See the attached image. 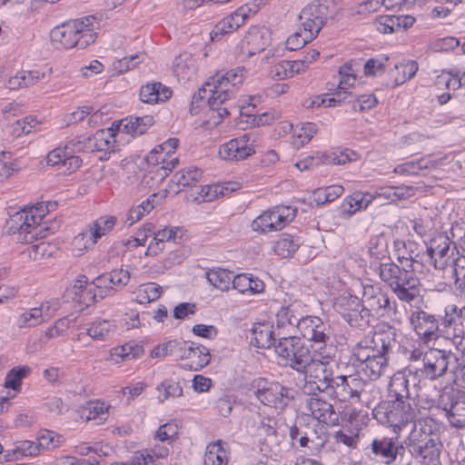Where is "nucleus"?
I'll use <instances>...</instances> for the list:
<instances>
[{
  "label": "nucleus",
  "instance_id": "f257e3e1",
  "mask_svg": "<svg viewBox=\"0 0 465 465\" xmlns=\"http://www.w3.org/2000/svg\"><path fill=\"white\" fill-rule=\"evenodd\" d=\"M396 345L395 330L376 331L359 341L352 350V365L370 380H377L388 368V355Z\"/></svg>",
  "mask_w": 465,
  "mask_h": 465
},
{
  "label": "nucleus",
  "instance_id": "f03ea898",
  "mask_svg": "<svg viewBox=\"0 0 465 465\" xmlns=\"http://www.w3.org/2000/svg\"><path fill=\"white\" fill-rule=\"evenodd\" d=\"M245 72V67L238 66L223 74H217L211 77L193 95V104L207 99L211 110L216 113L218 118L222 120L230 114L228 108L222 105L234 96L243 83Z\"/></svg>",
  "mask_w": 465,
  "mask_h": 465
},
{
  "label": "nucleus",
  "instance_id": "7ed1b4c3",
  "mask_svg": "<svg viewBox=\"0 0 465 465\" xmlns=\"http://www.w3.org/2000/svg\"><path fill=\"white\" fill-rule=\"evenodd\" d=\"M43 218L38 208L19 211L7 220L6 232L20 243H32L35 240L44 239L58 230L59 223L54 222L48 225L46 222H42Z\"/></svg>",
  "mask_w": 465,
  "mask_h": 465
},
{
  "label": "nucleus",
  "instance_id": "20e7f679",
  "mask_svg": "<svg viewBox=\"0 0 465 465\" xmlns=\"http://www.w3.org/2000/svg\"><path fill=\"white\" fill-rule=\"evenodd\" d=\"M415 270L392 262L379 264L381 281L391 288L399 300L405 302H411L420 295V282Z\"/></svg>",
  "mask_w": 465,
  "mask_h": 465
},
{
  "label": "nucleus",
  "instance_id": "39448f33",
  "mask_svg": "<svg viewBox=\"0 0 465 465\" xmlns=\"http://www.w3.org/2000/svg\"><path fill=\"white\" fill-rule=\"evenodd\" d=\"M93 15L68 21L51 31V40L58 47L84 49L96 39Z\"/></svg>",
  "mask_w": 465,
  "mask_h": 465
},
{
  "label": "nucleus",
  "instance_id": "423d86ee",
  "mask_svg": "<svg viewBox=\"0 0 465 465\" xmlns=\"http://www.w3.org/2000/svg\"><path fill=\"white\" fill-rule=\"evenodd\" d=\"M425 425L419 422L413 425V429L409 437V450L411 455L420 459L421 465H440V454L441 444L439 437L432 433L431 429L427 430V420Z\"/></svg>",
  "mask_w": 465,
  "mask_h": 465
},
{
  "label": "nucleus",
  "instance_id": "0eeeda50",
  "mask_svg": "<svg viewBox=\"0 0 465 465\" xmlns=\"http://www.w3.org/2000/svg\"><path fill=\"white\" fill-rule=\"evenodd\" d=\"M178 143L177 138H170L148 153L145 158L147 172L153 179L163 181L177 166L179 161L174 152Z\"/></svg>",
  "mask_w": 465,
  "mask_h": 465
},
{
  "label": "nucleus",
  "instance_id": "6e6552de",
  "mask_svg": "<svg viewBox=\"0 0 465 465\" xmlns=\"http://www.w3.org/2000/svg\"><path fill=\"white\" fill-rule=\"evenodd\" d=\"M304 383L302 391L308 396H316L319 393L330 395L335 371L332 363L312 362L303 372Z\"/></svg>",
  "mask_w": 465,
  "mask_h": 465
},
{
  "label": "nucleus",
  "instance_id": "1a4fd4ad",
  "mask_svg": "<svg viewBox=\"0 0 465 465\" xmlns=\"http://www.w3.org/2000/svg\"><path fill=\"white\" fill-rule=\"evenodd\" d=\"M456 247L445 234H438L433 237L429 244H425V251L420 257L421 262L432 264L435 269L446 270L450 272V267L453 266V258Z\"/></svg>",
  "mask_w": 465,
  "mask_h": 465
},
{
  "label": "nucleus",
  "instance_id": "9d476101",
  "mask_svg": "<svg viewBox=\"0 0 465 465\" xmlns=\"http://www.w3.org/2000/svg\"><path fill=\"white\" fill-rule=\"evenodd\" d=\"M443 317L444 314L438 319L434 314L417 308L411 312L409 321L411 329L417 334L420 341L423 343H429L439 337V331L446 340L450 341L442 325Z\"/></svg>",
  "mask_w": 465,
  "mask_h": 465
},
{
  "label": "nucleus",
  "instance_id": "9b49d317",
  "mask_svg": "<svg viewBox=\"0 0 465 465\" xmlns=\"http://www.w3.org/2000/svg\"><path fill=\"white\" fill-rule=\"evenodd\" d=\"M422 361L421 372L424 378L435 380L448 371H454L458 358L450 351L430 348L424 352Z\"/></svg>",
  "mask_w": 465,
  "mask_h": 465
},
{
  "label": "nucleus",
  "instance_id": "f8f14e48",
  "mask_svg": "<svg viewBox=\"0 0 465 465\" xmlns=\"http://www.w3.org/2000/svg\"><path fill=\"white\" fill-rule=\"evenodd\" d=\"M329 397L339 401H360L365 388L369 385L362 378L355 375H336Z\"/></svg>",
  "mask_w": 465,
  "mask_h": 465
},
{
  "label": "nucleus",
  "instance_id": "ddd939ff",
  "mask_svg": "<svg viewBox=\"0 0 465 465\" xmlns=\"http://www.w3.org/2000/svg\"><path fill=\"white\" fill-rule=\"evenodd\" d=\"M294 216L295 210L290 207L269 209L252 221V228L261 233L280 231L292 222Z\"/></svg>",
  "mask_w": 465,
  "mask_h": 465
},
{
  "label": "nucleus",
  "instance_id": "4468645a",
  "mask_svg": "<svg viewBox=\"0 0 465 465\" xmlns=\"http://www.w3.org/2000/svg\"><path fill=\"white\" fill-rule=\"evenodd\" d=\"M293 391L279 382L260 381L257 384L255 395L264 405L276 410H283L292 400Z\"/></svg>",
  "mask_w": 465,
  "mask_h": 465
},
{
  "label": "nucleus",
  "instance_id": "2eb2a0df",
  "mask_svg": "<svg viewBox=\"0 0 465 465\" xmlns=\"http://www.w3.org/2000/svg\"><path fill=\"white\" fill-rule=\"evenodd\" d=\"M332 15L326 1L317 0L302 10L299 19L303 29L310 32V36L316 37L327 20L332 17Z\"/></svg>",
  "mask_w": 465,
  "mask_h": 465
},
{
  "label": "nucleus",
  "instance_id": "dca6fc26",
  "mask_svg": "<svg viewBox=\"0 0 465 465\" xmlns=\"http://www.w3.org/2000/svg\"><path fill=\"white\" fill-rule=\"evenodd\" d=\"M61 305L62 302L57 298L43 302L39 307L31 308L20 313L16 317L15 324L19 329L35 327L52 318Z\"/></svg>",
  "mask_w": 465,
  "mask_h": 465
},
{
  "label": "nucleus",
  "instance_id": "f3484780",
  "mask_svg": "<svg viewBox=\"0 0 465 465\" xmlns=\"http://www.w3.org/2000/svg\"><path fill=\"white\" fill-rule=\"evenodd\" d=\"M414 401H388L386 421L396 432L410 423H415Z\"/></svg>",
  "mask_w": 465,
  "mask_h": 465
},
{
  "label": "nucleus",
  "instance_id": "a211bd4d",
  "mask_svg": "<svg viewBox=\"0 0 465 465\" xmlns=\"http://www.w3.org/2000/svg\"><path fill=\"white\" fill-rule=\"evenodd\" d=\"M115 134L112 129L98 130L94 135L86 138H77L71 141L74 151L93 153L112 151L114 147Z\"/></svg>",
  "mask_w": 465,
  "mask_h": 465
},
{
  "label": "nucleus",
  "instance_id": "6ab92c4d",
  "mask_svg": "<svg viewBox=\"0 0 465 465\" xmlns=\"http://www.w3.org/2000/svg\"><path fill=\"white\" fill-rule=\"evenodd\" d=\"M361 301L371 316L382 317L391 311L387 293L379 286H364Z\"/></svg>",
  "mask_w": 465,
  "mask_h": 465
},
{
  "label": "nucleus",
  "instance_id": "aec40b11",
  "mask_svg": "<svg viewBox=\"0 0 465 465\" xmlns=\"http://www.w3.org/2000/svg\"><path fill=\"white\" fill-rule=\"evenodd\" d=\"M251 134H245L238 138L230 140L222 144L219 149V156L225 161H241L255 153L251 140Z\"/></svg>",
  "mask_w": 465,
  "mask_h": 465
},
{
  "label": "nucleus",
  "instance_id": "412c9836",
  "mask_svg": "<svg viewBox=\"0 0 465 465\" xmlns=\"http://www.w3.org/2000/svg\"><path fill=\"white\" fill-rule=\"evenodd\" d=\"M271 33L265 26H252L240 44L241 53L247 56L262 52L269 45Z\"/></svg>",
  "mask_w": 465,
  "mask_h": 465
},
{
  "label": "nucleus",
  "instance_id": "4be33fe9",
  "mask_svg": "<svg viewBox=\"0 0 465 465\" xmlns=\"http://www.w3.org/2000/svg\"><path fill=\"white\" fill-rule=\"evenodd\" d=\"M75 152L70 141L64 148H55L47 154V164L59 166V171L63 173L75 172L82 164V159L74 155Z\"/></svg>",
  "mask_w": 465,
  "mask_h": 465
},
{
  "label": "nucleus",
  "instance_id": "5701e85b",
  "mask_svg": "<svg viewBox=\"0 0 465 465\" xmlns=\"http://www.w3.org/2000/svg\"><path fill=\"white\" fill-rule=\"evenodd\" d=\"M296 328V334L299 333L311 341H324L325 339H330V328L316 316H302Z\"/></svg>",
  "mask_w": 465,
  "mask_h": 465
},
{
  "label": "nucleus",
  "instance_id": "b1692460",
  "mask_svg": "<svg viewBox=\"0 0 465 465\" xmlns=\"http://www.w3.org/2000/svg\"><path fill=\"white\" fill-rule=\"evenodd\" d=\"M301 307L298 303H292L288 306H282L276 313L277 336L296 335L298 322L302 320V315L299 312Z\"/></svg>",
  "mask_w": 465,
  "mask_h": 465
},
{
  "label": "nucleus",
  "instance_id": "393cba45",
  "mask_svg": "<svg viewBox=\"0 0 465 465\" xmlns=\"http://www.w3.org/2000/svg\"><path fill=\"white\" fill-rule=\"evenodd\" d=\"M182 238L183 229L178 226L164 227L157 232L153 231V238L145 252V255H157L164 250L165 243H178Z\"/></svg>",
  "mask_w": 465,
  "mask_h": 465
},
{
  "label": "nucleus",
  "instance_id": "a878e982",
  "mask_svg": "<svg viewBox=\"0 0 465 465\" xmlns=\"http://www.w3.org/2000/svg\"><path fill=\"white\" fill-rule=\"evenodd\" d=\"M182 360L185 361L184 368L190 371H198L207 366L211 360V354L208 348L201 344H194L188 341L184 347V354Z\"/></svg>",
  "mask_w": 465,
  "mask_h": 465
},
{
  "label": "nucleus",
  "instance_id": "bb28decb",
  "mask_svg": "<svg viewBox=\"0 0 465 465\" xmlns=\"http://www.w3.org/2000/svg\"><path fill=\"white\" fill-rule=\"evenodd\" d=\"M465 306L459 308L456 304H448L444 308L442 325L447 336L465 334Z\"/></svg>",
  "mask_w": 465,
  "mask_h": 465
},
{
  "label": "nucleus",
  "instance_id": "cd10ccee",
  "mask_svg": "<svg viewBox=\"0 0 465 465\" xmlns=\"http://www.w3.org/2000/svg\"><path fill=\"white\" fill-rule=\"evenodd\" d=\"M398 260L401 265H406L408 268L416 269L417 265H420L422 252L425 246L419 245L414 241L396 242Z\"/></svg>",
  "mask_w": 465,
  "mask_h": 465
},
{
  "label": "nucleus",
  "instance_id": "c85d7f7f",
  "mask_svg": "<svg viewBox=\"0 0 465 465\" xmlns=\"http://www.w3.org/2000/svg\"><path fill=\"white\" fill-rule=\"evenodd\" d=\"M440 164L441 160L426 156L418 161H410L397 165L394 168V173L401 175H427Z\"/></svg>",
  "mask_w": 465,
  "mask_h": 465
},
{
  "label": "nucleus",
  "instance_id": "c756f323",
  "mask_svg": "<svg viewBox=\"0 0 465 465\" xmlns=\"http://www.w3.org/2000/svg\"><path fill=\"white\" fill-rule=\"evenodd\" d=\"M251 8L248 5L239 7L235 12L219 21L213 33L218 35L235 31L249 18Z\"/></svg>",
  "mask_w": 465,
  "mask_h": 465
},
{
  "label": "nucleus",
  "instance_id": "7c9ffc66",
  "mask_svg": "<svg viewBox=\"0 0 465 465\" xmlns=\"http://www.w3.org/2000/svg\"><path fill=\"white\" fill-rule=\"evenodd\" d=\"M306 406L312 415L320 422L329 423L337 420L332 404L322 400L318 395L310 396L306 400Z\"/></svg>",
  "mask_w": 465,
  "mask_h": 465
},
{
  "label": "nucleus",
  "instance_id": "2f4dec72",
  "mask_svg": "<svg viewBox=\"0 0 465 465\" xmlns=\"http://www.w3.org/2000/svg\"><path fill=\"white\" fill-rule=\"evenodd\" d=\"M153 124V117L151 115L130 116L123 119L116 126L118 133L127 134L132 136L143 134Z\"/></svg>",
  "mask_w": 465,
  "mask_h": 465
},
{
  "label": "nucleus",
  "instance_id": "473e14b6",
  "mask_svg": "<svg viewBox=\"0 0 465 465\" xmlns=\"http://www.w3.org/2000/svg\"><path fill=\"white\" fill-rule=\"evenodd\" d=\"M173 71L180 82L186 83L195 79L197 67L192 54L184 53L176 56L173 61Z\"/></svg>",
  "mask_w": 465,
  "mask_h": 465
},
{
  "label": "nucleus",
  "instance_id": "72a5a7b5",
  "mask_svg": "<svg viewBox=\"0 0 465 465\" xmlns=\"http://www.w3.org/2000/svg\"><path fill=\"white\" fill-rule=\"evenodd\" d=\"M273 326L268 322H256L252 325L251 342L258 348H271L276 342Z\"/></svg>",
  "mask_w": 465,
  "mask_h": 465
},
{
  "label": "nucleus",
  "instance_id": "f704fd0d",
  "mask_svg": "<svg viewBox=\"0 0 465 465\" xmlns=\"http://www.w3.org/2000/svg\"><path fill=\"white\" fill-rule=\"evenodd\" d=\"M169 449L163 444H156L153 448L136 453L131 463H113L111 465H156L157 459H164Z\"/></svg>",
  "mask_w": 465,
  "mask_h": 465
},
{
  "label": "nucleus",
  "instance_id": "c9c22d12",
  "mask_svg": "<svg viewBox=\"0 0 465 465\" xmlns=\"http://www.w3.org/2000/svg\"><path fill=\"white\" fill-rule=\"evenodd\" d=\"M172 95V90L159 82L147 84L140 89V99L146 104L164 102Z\"/></svg>",
  "mask_w": 465,
  "mask_h": 465
},
{
  "label": "nucleus",
  "instance_id": "e433bc0d",
  "mask_svg": "<svg viewBox=\"0 0 465 465\" xmlns=\"http://www.w3.org/2000/svg\"><path fill=\"white\" fill-rule=\"evenodd\" d=\"M186 345H188L186 341L171 340L155 346L151 351V356L153 358L172 356L175 360H182Z\"/></svg>",
  "mask_w": 465,
  "mask_h": 465
},
{
  "label": "nucleus",
  "instance_id": "4c0bfd02",
  "mask_svg": "<svg viewBox=\"0 0 465 465\" xmlns=\"http://www.w3.org/2000/svg\"><path fill=\"white\" fill-rule=\"evenodd\" d=\"M388 401H413L410 398L409 380L402 373L394 374L388 388Z\"/></svg>",
  "mask_w": 465,
  "mask_h": 465
},
{
  "label": "nucleus",
  "instance_id": "58836bf2",
  "mask_svg": "<svg viewBox=\"0 0 465 465\" xmlns=\"http://www.w3.org/2000/svg\"><path fill=\"white\" fill-rule=\"evenodd\" d=\"M373 200H375V196L371 193L357 191L343 200L342 208L344 212L353 214L367 209Z\"/></svg>",
  "mask_w": 465,
  "mask_h": 465
},
{
  "label": "nucleus",
  "instance_id": "ea45409f",
  "mask_svg": "<svg viewBox=\"0 0 465 465\" xmlns=\"http://www.w3.org/2000/svg\"><path fill=\"white\" fill-rule=\"evenodd\" d=\"M293 354L286 361V366H290L292 369L298 372L303 373L312 363L311 357V351L308 347L304 346L301 341L296 343L295 351Z\"/></svg>",
  "mask_w": 465,
  "mask_h": 465
},
{
  "label": "nucleus",
  "instance_id": "a19ab883",
  "mask_svg": "<svg viewBox=\"0 0 465 465\" xmlns=\"http://www.w3.org/2000/svg\"><path fill=\"white\" fill-rule=\"evenodd\" d=\"M158 195L151 194L146 200L137 205H134L126 214L125 223L130 227L134 223L140 221L145 214L149 213L156 205H158Z\"/></svg>",
  "mask_w": 465,
  "mask_h": 465
},
{
  "label": "nucleus",
  "instance_id": "79ce46f5",
  "mask_svg": "<svg viewBox=\"0 0 465 465\" xmlns=\"http://www.w3.org/2000/svg\"><path fill=\"white\" fill-rule=\"evenodd\" d=\"M450 423L456 428L465 427V396L460 395L452 399L450 406L445 407Z\"/></svg>",
  "mask_w": 465,
  "mask_h": 465
},
{
  "label": "nucleus",
  "instance_id": "37998d69",
  "mask_svg": "<svg viewBox=\"0 0 465 465\" xmlns=\"http://www.w3.org/2000/svg\"><path fill=\"white\" fill-rule=\"evenodd\" d=\"M117 218L113 215H104L92 222L87 229L94 241L98 242L103 236L112 232L116 224Z\"/></svg>",
  "mask_w": 465,
  "mask_h": 465
},
{
  "label": "nucleus",
  "instance_id": "c03bdc74",
  "mask_svg": "<svg viewBox=\"0 0 465 465\" xmlns=\"http://www.w3.org/2000/svg\"><path fill=\"white\" fill-rule=\"evenodd\" d=\"M371 449L373 453L379 455L386 464H391L397 457L398 449L391 438L374 440L371 443Z\"/></svg>",
  "mask_w": 465,
  "mask_h": 465
},
{
  "label": "nucleus",
  "instance_id": "a18cd8bd",
  "mask_svg": "<svg viewBox=\"0 0 465 465\" xmlns=\"http://www.w3.org/2000/svg\"><path fill=\"white\" fill-rule=\"evenodd\" d=\"M130 280V273L127 270L114 269L109 273L96 278L99 283H106L114 291L123 289Z\"/></svg>",
  "mask_w": 465,
  "mask_h": 465
},
{
  "label": "nucleus",
  "instance_id": "49530a36",
  "mask_svg": "<svg viewBox=\"0 0 465 465\" xmlns=\"http://www.w3.org/2000/svg\"><path fill=\"white\" fill-rule=\"evenodd\" d=\"M204 465H227V451L222 445L221 440L210 443L204 454Z\"/></svg>",
  "mask_w": 465,
  "mask_h": 465
},
{
  "label": "nucleus",
  "instance_id": "de8ad7c7",
  "mask_svg": "<svg viewBox=\"0 0 465 465\" xmlns=\"http://www.w3.org/2000/svg\"><path fill=\"white\" fill-rule=\"evenodd\" d=\"M299 342L300 340L296 335L278 336V342L274 344V349L283 365H286V361L294 353L293 351H295L296 343Z\"/></svg>",
  "mask_w": 465,
  "mask_h": 465
},
{
  "label": "nucleus",
  "instance_id": "09e8293b",
  "mask_svg": "<svg viewBox=\"0 0 465 465\" xmlns=\"http://www.w3.org/2000/svg\"><path fill=\"white\" fill-rule=\"evenodd\" d=\"M115 324L109 320H96L88 324L86 333L95 340H105L115 331Z\"/></svg>",
  "mask_w": 465,
  "mask_h": 465
},
{
  "label": "nucleus",
  "instance_id": "8fccbe9b",
  "mask_svg": "<svg viewBox=\"0 0 465 465\" xmlns=\"http://www.w3.org/2000/svg\"><path fill=\"white\" fill-rule=\"evenodd\" d=\"M143 351L141 346L125 343L122 346H117L110 351V361L114 363H119L130 359L138 357Z\"/></svg>",
  "mask_w": 465,
  "mask_h": 465
},
{
  "label": "nucleus",
  "instance_id": "3c124183",
  "mask_svg": "<svg viewBox=\"0 0 465 465\" xmlns=\"http://www.w3.org/2000/svg\"><path fill=\"white\" fill-rule=\"evenodd\" d=\"M357 153L348 148H337L322 155V163L326 164H345L356 161Z\"/></svg>",
  "mask_w": 465,
  "mask_h": 465
},
{
  "label": "nucleus",
  "instance_id": "603ef678",
  "mask_svg": "<svg viewBox=\"0 0 465 465\" xmlns=\"http://www.w3.org/2000/svg\"><path fill=\"white\" fill-rule=\"evenodd\" d=\"M343 187L339 184H333L324 188H318L313 191L312 198L317 205H323L333 202L343 193Z\"/></svg>",
  "mask_w": 465,
  "mask_h": 465
},
{
  "label": "nucleus",
  "instance_id": "864d4df0",
  "mask_svg": "<svg viewBox=\"0 0 465 465\" xmlns=\"http://www.w3.org/2000/svg\"><path fill=\"white\" fill-rule=\"evenodd\" d=\"M329 341L330 339H325L324 341H312V352H311L312 362L331 363L334 349L331 344H328Z\"/></svg>",
  "mask_w": 465,
  "mask_h": 465
},
{
  "label": "nucleus",
  "instance_id": "5fc2aeb1",
  "mask_svg": "<svg viewBox=\"0 0 465 465\" xmlns=\"http://www.w3.org/2000/svg\"><path fill=\"white\" fill-rule=\"evenodd\" d=\"M202 175V170L196 167H188L177 172L173 176L172 182L182 187L192 186L201 179Z\"/></svg>",
  "mask_w": 465,
  "mask_h": 465
},
{
  "label": "nucleus",
  "instance_id": "6e6d98bb",
  "mask_svg": "<svg viewBox=\"0 0 465 465\" xmlns=\"http://www.w3.org/2000/svg\"><path fill=\"white\" fill-rule=\"evenodd\" d=\"M157 399L163 402L170 398H178L183 396V388L178 381L173 380H164L157 387Z\"/></svg>",
  "mask_w": 465,
  "mask_h": 465
},
{
  "label": "nucleus",
  "instance_id": "4d7b16f0",
  "mask_svg": "<svg viewBox=\"0 0 465 465\" xmlns=\"http://www.w3.org/2000/svg\"><path fill=\"white\" fill-rule=\"evenodd\" d=\"M162 287L155 282L142 284L136 291V300L139 303H149L160 298Z\"/></svg>",
  "mask_w": 465,
  "mask_h": 465
},
{
  "label": "nucleus",
  "instance_id": "13d9d810",
  "mask_svg": "<svg viewBox=\"0 0 465 465\" xmlns=\"http://www.w3.org/2000/svg\"><path fill=\"white\" fill-rule=\"evenodd\" d=\"M208 282L221 291L229 290L232 274L223 269L211 270L206 272Z\"/></svg>",
  "mask_w": 465,
  "mask_h": 465
},
{
  "label": "nucleus",
  "instance_id": "bf43d9fd",
  "mask_svg": "<svg viewBox=\"0 0 465 465\" xmlns=\"http://www.w3.org/2000/svg\"><path fill=\"white\" fill-rule=\"evenodd\" d=\"M368 252L376 260L388 258V240L384 234L375 235L369 242Z\"/></svg>",
  "mask_w": 465,
  "mask_h": 465
},
{
  "label": "nucleus",
  "instance_id": "052dcab7",
  "mask_svg": "<svg viewBox=\"0 0 465 465\" xmlns=\"http://www.w3.org/2000/svg\"><path fill=\"white\" fill-rule=\"evenodd\" d=\"M370 312L365 309L363 303L360 304V308H355L351 312L342 316L351 327L364 329L370 322Z\"/></svg>",
  "mask_w": 465,
  "mask_h": 465
},
{
  "label": "nucleus",
  "instance_id": "680f3d73",
  "mask_svg": "<svg viewBox=\"0 0 465 465\" xmlns=\"http://www.w3.org/2000/svg\"><path fill=\"white\" fill-rule=\"evenodd\" d=\"M31 368L27 365L17 366L11 369L6 374L5 386L12 390H19L22 381L29 375Z\"/></svg>",
  "mask_w": 465,
  "mask_h": 465
},
{
  "label": "nucleus",
  "instance_id": "e2e57ef3",
  "mask_svg": "<svg viewBox=\"0 0 465 465\" xmlns=\"http://www.w3.org/2000/svg\"><path fill=\"white\" fill-rule=\"evenodd\" d=\"M54 251V245L42 241L27 247L23 253L26 254L33 261H40L52 256Z\"/></svg>",
  "mask_w": 465,
  "mask_h": 465
},
{
  "label": "nucleus",
  "instance_id": "0e129e2a",
  "mask_svg": "<svg viewBox=\"0 0 465 465\" xmlns=\"http://www.w3.org/2000/svg\"><path fill=\"white\" fill-rule=\"evenodd\" d=\"M298 247V242L294 241L292 236L285 234L274 242L273 252L278 256L287 258L293 254Z\"/></svg>",
  "mask_w": 465,
  "mask_h": 465
},
{
  "label": "nucleus",
  "instance_id": "69168bd1",
  "mask_svg": "<svg viewBox=\"0 0 465 465\" xmlns=\"http://www.w3.org/2000/svg\"><path fill=\"white\" fill-rule=\"evenodd\" d=\"M450 273L455 278L456 289L465 297V255L455 260L454 265L450 267Z\"/></svg>",
  "mask_w": 465,
  "mask_h": 465
},
{
  "label": "nucleus",
  "instance_id": "338daca9",
  "mask_svg": "<svg viewBox=\"0 0 465 465\" xmlns=\"http://www.w3.org/2000/svg\"><path fill=\"white\" fill-rule=\"evenodd\" d=\"M38 124L37 120L34 116L30 115L17 120L15 124H11L8 129L12 135L19 137L35 131Z\"/></svg>",
  "mask_w": 465,
  "mask_h": 465
},
{
  "label": "nucleus",
  "instance_id": "774afa93",
  "mask_svg": "<svg viewBox=\"0 0 465 465\" xmlns=\"http://www.w3.org/2000/svg\"><path fill=\"white\" fill-rule=\"evenodd\" d=\"M436 85L440 88L445 86L447 89L457 90L462 86L460 79V70L452 69L449 72L443 71L440 75L437 77Z\"/></svg>",
  "mask_w": 465,
  "mask_h": 465
}]
</instances>
